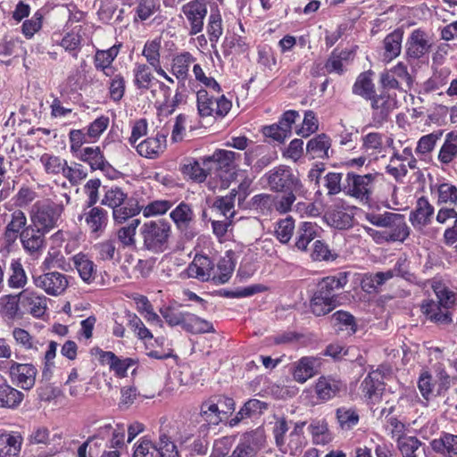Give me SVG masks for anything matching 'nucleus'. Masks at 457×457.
I'll return each instance as SVG.
<instances>
[{"label": "nucleus", "instance_id": "obj_1", "mask_svg": "<svg viewBox=\"0 0 457 457\" xmlns=\"http://www.w3.org/2000/svg\"><path fill=\"white\" fill-rule=\"evenodd\" d=\"M347 273L339 272L336 276L321 278L316 285L309 300L311 313L322 317L330 313L339 304V291L347 284Z\"/></svg>", "mask_w": 457, "mask_h": 457}, {"label": "nucleus", "instance_id": "obj_2", "mask_svg": "<svg viewBox=\"0 0 457 457\" xmlns=\"http://www.w3.org/2000/svg\"><path fill=\"white\" fill-rule=\"evenodd\" d=\"M436 300H424L420 305L426 319L437 326H446L453 322L450 309L455 305V295L445 285L436 282L432 285Z\"/></svg>", "mask_w": 457, "mask_h": 457}, {"label": "nucleus", "instance_id": "obj_3", "mask_svg": "<svg viewBox=\"0 0 457 457\" xmlns=\"http://www.w3.org/2000/svg\"><path fill=\"white\" fill-rule=\"evenodd\" d=\"M139 234L145 250L158 254L170 248L172 230L170 223L166 219H157L143 223L139 228Z\"/></svg>", "mask_w": 457, "mask_h": 457}, {"label": "nucleus", "instance_id": "obj_4", "mask_svg": "<svg viewBox=\"0 0 457 457\" xmlns=\"http://www.w3.org/2000/svg\"><path fill=\"white\" fill-rule=\"evenodd\" d=\"M264 177L273 192H295L298 196H305L308 192L300 178L293 172L289 166H277L269 170Z\"/></svg>", "mask_w": 457, "mask_h": 457}, {"label": "nucleus", "instance_id": "obj_5", "mask_svg": "<svg viewBox=\"0 0 457 457\" xmlns=\"http://www.w3.org/2000/svg\"><path fill=\"white\" fill-rule=\"evenodd\" d=\"M64 206L62 203H55L51 199L36 203L30 212L31 223L45 232H49L55 227L60 220Z\"/></svg>", "mask_w": 457, "mask_h": 457}, {"label": "nucleus", "instance_id": "obj_6", "mask_svg": "<svg viewBox=\"0 0 457 457\" xmlns=\"http://www.w3.org/2000/svg\"><path fill=\"white\" fill-rule=\"evenodd\" d=\"M196 105L201 117L223 118L230 111L232 103L224 95L214 97L206 89H200L196 93Z\"/></svg>", "mask_w": 457, "mask_h": 457}, {"label": "nucleus", "instance_id": "obj_7", "mask_svg": "<svg viewBox=\"0 0 457 457\" xmlns=\"http://www.w3.org/2000/svg\"><path fill=\"white\" fill-rule=\"evenodd\" d=\"M378 173L358 175L354 172H347L345 177V194L359 199L363 204H369L371 200L372 184Z\"/></svg>", "mask_w": 457, "mask_h": 457}, {"label": "nucleus", "instance_id": "obj_8", "mask_svg": "<svg viewBox=\"0 0 457 457\" xmlns=\"http://www.w3.org/2000/svg\"><path fill=\"white\" fill-rule=\"evenodd\" d=\"M428 34L421 29L412 30L405 43V56L409 63L428 58L431 50Z\"/></svg>", "mask_w": 457, "mask_h": 457}, {"label": "nucleus", "instance_id": "obj_9", "mask_svg": "<svg viewBox=\"0 0 457 457\" xmlns=\"http://www.w3.org/2000/svg\"><path fill=\"white\" fill-rule=\"evenodd\" d=\"M32 279L37 287L52 296L62 295L69 286L67 276L58 271L49 270L40 275H33Z\"/></svg>", "mask_w": 457, "mask_h": 457}, {"label": "nucleus", "instance_id": "obj_10", "mask_svg": "<svg viewBox=\"0 0 457 457\" xmlns=\"http://www.w3.org/2000/svg\"><path fill=\"white\" fill-rule=\"evenodd\" d=\"M370 107L372 109V120L376 125H382L389 120L391 112L397 108L395 96L383 90L380 94H375L371 97Z\"/></svg>", "mask_w": 457, "mask_h": 457}, {"label": "nucleus", "instance_id": "obj_11", "mask_svg": "<svg viewBox=\"0 0 457 457\" xmlns=\"http://www.w3.org/2000/svg\"><path fill=\"white\" fill-rule=\"evenodd\" d=\"M170 218L186 240H192L196 236V232L191 227L195 220V213L190 204L185 202L179 203L170 212Z\"/></svg>", "mask_w": 457, "mask_h": 457}, {"label": "nucleus", "instance_id": "obj_12", "mask_svg": "<svg viewBox=\"0 0 457 457\" xmlns=\"http://www.w3.org/2000/svg\"><path fill=\"white\" fill-rule=\"evenodd\" d=\"M85 220L91 236L98 238L104 235L109 221L108 212L102 207H85L79 220Z\"/></svg>", "mask_w": 457, "mask_h": 457}, {"label": "nucleus", "instance_id": "obj_13", "mask_svg": "<svg viewBox=\"0 0 457 457\" xmlns=\"http://www.w3.org/2000/svg\"><path fill=\"white\" fill-rule=\"evenodd\" d=\"M324 220L330 227L345 230L353 225L354 216L353 212H348L343 203L331 205L324 214Z\"/></svg>", "mask_w": 457, "mask_h": 457}, {"label": "nucleus", "instance_id": "obj_14", "mask_svg": "<svg viewBox=\"0 0 457 457\" xmlns=\"http://www.w3.org/2000/svg\"><path fill=\"white\" fill-rule=\"evenodd\" d=\"M268 407L269 405L266 402L251 398L243 404L235 417L228 420V426L234 428L239 423L245 422V420H257L261 418Z\"/></svg>", "mask_w": 457, "mask_h": 457}, {"label": "nucleus", "instance_id": "obj_15", "mask_svg": "<svg viewBox=\"0 0 457 457\" xmlns=\"http://www.w3.org/2000/svg\"><path fill=\"white\" fill-rule=\"evenodd\" d=\"M182 12L190 24L189 35H196L204 29V20L207 14L205 4L199 0H193L182 6Z\"/></svg>", "mask_w": 457, "mask_h": 457}, {"label": "nucleus", "instance_id": "obj_16", "mask_svg": "<svg viewBox=\"0 0 457 457\" xmlns=\"http://www.w3.org/2000/svg\"><path fill=\"white\" fill-rule=\"evenodd\" d=\"M46 234L47 232L36 228L32 223L24 228L20 233V239L24 250L30 255L37 254L46 245Z\"/></svg>", "mask_w": 457, "mask_h": 457}, {"label": "nucleus", "instance_id": "obj_17", "mask_svg": "<svg viewBox=\"0 0 457 457\" xmlns=\"http://www.w3.org/2000/svg\"><path fill=\"white\" fill-rule=\"evenodd\" d=\"M321 366V358L304 356L294 363L293 378L298 383H304L319 373Z\"/></svg>", "mask_w": 457, "mask_h": 457}, {"label": "nucleus", "instance_id": "obj_18", "mask_svg": "<svg viewBox=\"0 0 457 457\" xmlns=\"http://www.w3.org/2000/svg\"><path fill=\"white\" fill-rule=\"evenodd\" d=\"M21 308L35 318H41L47 309V298L29 288L20 293Z\"/></svg>", "mask_w": 457, "mask_h": 457}, {"label": "nucleus", "instance_id": "obj_19", "mask_svg": "<svg viewBox=\"0 0 457 457\" xmlns=\"http://www.w3.org/2000/svg\"><path fill=\"white\" fill-rule=\"evenodd\" d=\"M345 388L342 380L332 376H321L315 384V394L319 400L327 402L339 395Z\"/></svg>", "mask_w": 457, "mask_h": 457}, {"label": "nucleus", "instance_id": "obj_20", "mask_svg": "<svg viewBox=\"0 0 457 457\" xmlns=\"http://www.w3.org/2000/svg\"><path fill=\"white\" fill-rule=\"evenodd\" d=\"M10 376L24 390L32 388L36 382L37 369L32 364L12 361L9 369Z\"/></svg>", "mask_w": 457, "mask_h": 457}, {"label": "nucleus", "instance_id": "obj_21", "mask_svg": "<svg viewBox=\"0 0 457 457\" xmlns=\"http://www.w3.org/2000/svg\"><path fill=\"white\" fill-rule=\"evenodd\" d=\"M434 214V206L428 198L421 196L418 198L415 208L410 212L409 220L416 229H422L431 222Z\"/></svg>", "mask_w": 457, "mask_h": 457}, {"label": "nucleus", "instance_id": "obj_22", "mask_svg": "<svg viewBox=\"0 0 457 457\" xmlns=\"http://www.w3.org/2000/svg\"><path fill=\"white\" fill-rule=\"evenodd\" d=\"M332 140L325 133H320L311 138L306 145V154L311 159H329L334 151L331 150Z\"/></svg>", "mask_w": 457, "mask_h": 457}, {"label": "nucleus", "instance_id": "obj_23", "mask_svg": "<svg viewBox=\"0 0 457 457\" xmlns=\"http://www.w3.org/2000/svg\"><path fill=\"white\" fill-rule=\"evenodd\" d=\"M214 269L212 260L205 254H195L193 262L187 267V275L203 282L212 280V271Z\"/></svg>", "mask_w": 457, "mask_h": 457}, {"label": "nucleus", "instance_id": "obj_24", "mask_svg": "<svg viewBox=\"0 0 457 457\" xmlns=\"http://www.w3.org/2000/svg\"><path fill=\"white\" fill-rule=\"evenodd\" d=\"M167 133L158 132L154 137H147L136 145L137 153L146 158H156L166 147Z\"/></svg>", "mask_w": 457, "mask_h": 457}, {"label": "nucleus", "instance_id": "obj_25", "mask_svg": "<svg viewBox=\"0 0 457 457\" xmlns=\"http://www.w3.org/2000/svg\"><path fill=\"white\" fill-rule=\"evenodd\" d=\"M387 237L390 243L404 242L410 236L411 229L405 221L403 214L395 213L388 224L385 226Z\"/></svg>", "mask_w": 457, "mask_h": 457}, {"label": "nucleus", "instance_id": "obj_26", "mask_svg": "<svg viewBox=\"0 0 457 457\" xmlns=\"http://www.w3.org/2000/svg\"><path fill=\"white\" fill-rule=\"evenodd\" d=\"M432 451L444 457H457V435L441 432L438 438L429 443Z\"/></svg>", "mask_w": 457, "mask_h": 457}, {"label": "nucleus", "instance_id": "obj_27", "mask_svg": "<svg viewBox=\"0 0 457 457\" xmlns=\"http://www.w3.org/2000/svg\"><path fill=\"white\" fill-rule=\"evenodd\" d=\"M27 218L21 210H15L11 214V220L5 227L4 238L8 245L13 244L20 237L21 229H24Z\"/></svg>", "mask_w": 457, "mask_h": 457}, {"label": "nucleus", "instance_id": "obj_28", "mask_svg": "<svg viewBox=\"0 0 457 457\" xmlns=\"http://www.w3.org/2000/svg\"><path fill=\"white\" fill-rule=\"evenodd\" d=\"M1 381L0 407L16 409L23 400V393L11 386L3 377H1Z\"/></svg>", "mask_w": 457, "mask_h": 457}, {"label": "nucleus", "instance_id": "obj_29", "mask_svg": "<svg viewBox=\"0 0 457 457\" xmlns=\"http://www.w3.org/2000/svg\"><path fill=\"white\" fill-rule=\"evenodd\" d=\"M361 391L365 397L371 401L378 400L385 389L380 375L377 372H370L361 384Z\"/></svg>", "mask_w": 457, "mask_h": 457}, {"label": "nucleus", "instance_id": "obj_30", "mask_svg": "<svg viewBox=\"0 0 457 457\" xmlns=\"http://www.w3.org/2000/svg\"><path fill=\"white\" fill-rule=\"evenodd\" d=\"M371 71H363L356 78L353 85L352 92L353 95L360 96L365 100H370L376 94L375 84L372 81Z\"/></svg>", "mask_w": 457, "mask_h": 457}, {"label": "nucleus", "instance_id": "obj_31", "mask_svg": "<svg viewBox=\"0 0 457 457\" xmlns=\"http://www.w3.org/2000/svg\"><path fill=\"white\" fill-rule=\"evenodd\" d=\"M182 328L194 335L215 332L212 322L190 312H187Z\"/></svg>", "mask_w": 457, "mask_h": 457}, {"label": "nucleus", "instance_id": "obj_32", "mask_svg": "<svg viewBox=\"0 0 457 457\" xmlns=\"http://www.w3.org/2000/svg\"><path fill=\"white\" fill-rule=\"evenodd\" d=\"M220 413L221 411L219 409L218 403L209 402L203 403L200 413L195 419V422L198 425H207L208 429H210L211 426H216L220 422Z\"/></svg>", "mask_w": 457, "mask_h": 457}, {"label": "nucleus", "instance_id": "obj_33", "mask_svg": "<svg viewBox=\"0 0 457 457\" xmlns=\"http://www.w3.org/2000/svg\"><path fill=\"white\" fill-rule=\"evenodd\" d=\"M457 157V131L446 134L437 159L443 165H448Z\"/></svg>", "mask_w": 457, "mask_h": 457}, {"label": "nucleus", "instance_id": "obj_34", "mask_svg": "<svg viewBox=\"0 0 457 457\" xmlns=\"http://www.w3.org/2000/svg\"><path fill=\"white\" fill-rule=\"evenodd\" d=\"M73 261L81 279L87 284L92 283L96 275V266L94 262L83 253L76 254Z\"/></svg>", "mask_w": 457, "mask_h": 457}, {"label": "nucleus", "instance_id": "obj_35", "mask_svg": "<svg viewBox=\"0 0 457 457\" xmlns=\"http://www.w3.org/2000/svg\"><path fill=\"white\" fill-rule=\"evenodd\" d=\"M403 37V29L397 28L384 38L385 58L392 60L401 54Z\"/></svg>", "mask_w": 457, "mask_h": 457}, {"label": "nucleus", "instance_id": "obj_36", "mask_svg": "<svg viewBox=\"0 0 457 457\" xmlns=\"http://www.w3.org/2000/svg\"><path fill=\"white\" fill-rule=\"evenodd\" d=\"M183 174L188 176L195 182H204L212 170L210 164H204V158L202 164L195 159H191L187 163L184 164L181 169Z\"/></svg>", "mask_w": 457, "mask_h": 457}, {"label": "nucleus", "instance_id": "obj_37", "mask_svg": "<svg viewBox=\"0 0 457 457\" xmlns=\"http://www.w3.org/2000/svg\"><path fill=\"white\" fill-rule=\"evenodd\" d=\"M142 210V206L139 205L138 201L136 198L127 199L123 204L119 205L112 211V217L115 222L123 223L128 219L133 218L137 215Z\"/></svg>", "mask_w": 457, "mask_h": 457}, {"label": "nucleus", "instance_id": "obj_38", "mask_svg": "<svg viewBox=\"0 0 457 457\" xmlns=\"http://www.w3.org/2000/svg\"><path fill=\"white\" fill-rule=\"evenodd\" d=\"M209 430L207 425H199L196 428V436L185 447L191 454L205 455L209 449Z\"/></svg>", "mask_w": 457, "mask_h": 457}, {"label": "nucleus", "instance_id": "obj_39", "mask_svg": "<svg viewBox=\"0 0 457 457\" xmlns=\"http://www.w3.org/2000/svg\"><path fill=\"white\" fill-rule=\"evenodd\" d=\"M317 237L316 225L312 222H302L296 231L295 247L306 251L308 245Z\"/></svg>", "mask_w": 457, "mask_h": 457}, {"label": "nucleus", "instance_id": "obj_40", "mask_svg": "<svg viewBox=\"0 0 457 457\" xmlns=\"http://www.w3.org/2000/svg\"><path fill=\"white\" fill-rule=\"evenodd\" d=\"M240 441L245 445L251 447V449L258 454V453L264 448L266 445L264 428L262 426H259L255 429L245 432L241 436Z\"/></svg>", "mask_w": 457, "mask_h": 457}, {"label": "nucleus", "instance_id": "obj_41", "mask_svg": "<svg viewBox=\"0 0 457 457\" xmlns=\"http://www.w3.org/2000/svg\"><path fill=\"white\" fill-rule=\"evenodd\" d=\"M21 298L18 295H6L0 298V314L8 320H14L19 315Z\"/></svg>", "mask_w": 457, "mask_h": 457}, {"label": "nucleus", "instance_id": "obj_42", "mask_svg": "<svg viewBox=\"0 0 457 457\" xmlns=\"http://www.w3.org/2000/svg\"><path fill=\"white\" fill-rule=\"evenodd\" d=\"M308 429L312 436L313 443L316 445H326L332 440L328 422L322 420H312Z\"/></svg>", "mask_w": 457, "mask_h": 457}, {"label": "nucleus", "instance_id": "obj_43", "mask_svg": "<svg viewBox=\"0 0 457 457\" xmlns=\"http://www.w3.org/2000/svg\"><path fill=\"white\" fill-rule=\"evenodd\" d=\"M22 444L20 435H7L0 438V457H19Z\"/></svg>", "mask_w": 457, "mask_h": 457}, {"label": "nucleus", "instance_id": "obj_44", "mask_svg": "<svg viewBox=\"0 0 457 457\" xmlns=\"http://www.w3.org/2000/svg\"><path fill=\"white\" fill-rule=\"evenodd\" d=\"M133 84L140 91H146L150 88L152 81L154 79L149 67L145 63L137 62L133 69Z\"/></svg>", "mask_w": 457, "mask_h": 457}, {"label": "nucleus", "instance_id": "obj_45", "mask_svg": "<svg viewBox=\"0 0 457 457\" xmlns=\"http://www.w3.org/2000/svg\"><path fill=\"white\" fill-rule=\"evenodd\" d=\"M394 278L391 271H378L366 275L362 279V288L368 293L378 292L386 281Z\"/></svg>", "mask_w": 457, "mask_h": 457}, {"label": "nucleus", "instance_id": "obj_46", "mask_svg": "<svg viewBox=\"0 0 457 457\" xmlns=\"http://www.w3.org/2000/svg\"><path fill=\"white\" fill-rule=\"evenodd\" d=\"M194 60V57L188 52L175 56L171 65V73L179 80L184 81L188 75L189 65Z\"/></svg>", "mask_w": 457, "mask_h": 457}, {"label": "nucleus", "instance_id": "obj_47", "mask_svg": "<svg viewBox=\"0 0 457 457\" xmlns=\"http://www.w3.org/2000/svg\"><path fill=\"white\" fill-rule=\"evenodd\" d=\"M80 161L89 164L91 170H96L104 164L105 157L99 146L85 147L80 153L75 155Z\"/></svg>", "mask_w": 457, "mask_h": 457}, {"label": "nucleus", "instance_id": "obj_48", "mask_svg": "<svg viewBox=\"0 0 457 457\" xmlns=\"http://www.w3.org/2000/svg\"><path fill=\"white\" fill-rule=\"evenodd\" d=\"M337 420L343 430H351L360 420V416L356 409L340 407L336 411Z\"/></svg>", "mask_w": 457, "mask_h": 457}, {"label": "nucleus", "instance_id": "obj_49", "mask_svg": "<svg viewBox=\"0 0 457 457\" xmlns=\"http://www.w3.org/2000/svg\"><path fill=\"white\" fill-rule=\"evenodd\" d=\"M443 134L444 130L438 129L422 136L417 142L415 153L420 156H425L430 154L434 150L436 142L442 137Z\"/></svg>", "mask_w": 457, "mask_h": 457}, {"label": "nucleus", "instance_id": "obj_50", "mask_svg": "<svg viewBox=\"0 0 457 457\" xmlns=\"http://www.w3.org/2000/svg\"><path fill=\"white\" fill-rule=\"evenodd\" d=\"M236 155L237 154L233 151L219 149L212 155L204 157V164H210L212 168L214 165L217 168H229Z\"/></svg>", "mask_w": 457, "mask_h": 457}, {"label": "nucleus", "instance_id": "obj_51", "mask_svg": "<svg viewBox=\"0 0 457 457\" xmlns=\"http://www.w3.org/2000/svg\"><path fill=\"white\" fill-rule=\"evenodd\" d=\"M125 318L127 320L128 326L134 331L139 339L146 340L154 337L151 331L145 326L142 320L136 313L126 311Z\"/></svg>", "mask_w": 457, "mask_h": 457}, {"label": "nucleus", "instance_id": "obj_52", "mask_svg": "<svg viewBox=\"0 0 457 457\" xmlns=\"http://www.w3.org/2000/svg\"><path fill=\"white\" fill-rule=\"evenodd\" d=\"M118 54L119 46H113L107 50H97L94 58L96 69L97 71H106L108 66H112Z\"/></svg>", "mask_w": 457, "mask_h": 457}, {"label": "nucleus", "instance_id": "obj_53", "mask_svg": "<svg viewBox=\"0 0 457 457\" xmlns=\"http://www.w3.org/2000/svg\"><path fill=\"white\" fill-rule=\"evenodd\" d=\"M252 209L262 215L270 214L274 207V195L270 194H258L251 199Z\"/></svg>", "mask_w": 457, "mask_h": 457}, {"label": "nucleus", "instance_id": "obj_54", "mask_svg": "<svg viewBox=\"0 0 457 457\" xmlns=\"http://www.w3.org/2000/svg\"><path fill=\"white\" fill-rule=\"evenodd\" d=\"M10 270L12 274L8 278L11 288H22L27 283V276L20 260H12Z\"/></svg>", "mask_w": 457, "mask_h": 457}, {"label": "nucleus", "instance_id": "obj_55", "mask_svg": "<svg viewBox=\"0 0 457 457\" xmlns=\"http://www.w3.org/2000/svg\"><path fill=\"white\" fill-rule=\"evenodd\" d=\"M157 457H180L177 445L166 434H161L155 444Z\"/></svg>", "mask_w": 457, "mask_h": 457}, {"label": "nucleus", "instance_id": "obj_56", "mask_svg": "<svg viewBox=\"0 0 457 457\" xmlns=\"http://www.w3.org/2000/svg\"><path fill=\"white\" fill-rule=\"evenodd\" d=\"M106 356L110 358L109 369L114 372L116 377L120 378L127 377L129 367L137 362L132 358L120 359L115 353L106 354Z\"/></svg>", "mask_w": 457, "mask_h": 457}, {"label": "nucleus", "instance_id": "obj_57", "mask_svg": "<svg viewBox=\"0 0 457 457\" xmlns=\"http://www.w3.org/2000/svg\"><path fill=\"white\" fill-rule=\"evenodd\" d=\"M212 208L215 209L220 216L233 220L236 214L235 195H226L216 198Z\"/></svg>", "mask_w": 457, "mask_h": 457}, {"label": "nucleus", "instance_id": "obj_58", "mask_svg": "<svg viewBox=\"0 0 457 457\" xmlns=\"http://www.w3.org/2000/svg\"><path fill=\"white\" fill-rule=\"evenodd\" d=\"M217 269L219 270V274L213 275L212 277V281L215 285H222L230 279L235 269V263L231 259L222 258L218 262Z\"/></svg>", "mask_w": 457, "mask_h": 457}, {"label": "nucleus", "instance_id": "obj_59", "mask_svg": "<svg viewBox=\"0 0 457 457\" xmlns=\"http://www.w3.org/2000/svg\"><path fill=\"white\" fill-rule=\"evenodd\" d=\"M422 445L416 436H399L397 446L403 457H417L415 452Z\"/></svg>", "mask_w": 457, "mask_h": 457}, {"label": "nucleus", "instance_id": "obj_60", "mask_svg": "<svg viewBox=\"0 0 457 457\" xmlns=\"http://www.w3.org/2000/svg\"><path fill=\"white\" fill-rule=\"evenodd\" d=\"M343 173L330 171L324 176V187L328 195H336L341 191L345 193V183L342 184Z\"/></svg>", "mask_w": 457, "mask_h": 457}, {"label": "nucleus", "instance_id": "obj_61", "mask_svg": "<svg viewBox=\"0 0 457 457\" xmlns=\"http://www.w3.org/2000/svg\"><path fill=\"white\" fill-rule=\"evenodd\" d=\"M96 258L101 261H112L116 254V240L110 238L99 242L94 245Z\"/></svg>", "mask_w": 457, "mask_h": 457}, {"label": "nucleus", "instance_id": "obj_62", "mask_svg": "<svg viewBox=\"0 0 457 457\" xmlns=\"http://www.w3.org/2000/svg\"><path fill=\"white\" fill-rule=\"evenodd\" d=\"M161 39L155 38L145 42L142 55L145 57L150 66L158 65L161 62Z\"/></svg>", "mask_w": 457, "mask_h": 457}, {"label": "nucleus", "instance_id": "obj_63", "mask_svg": "<svg viewBox=\"0 0 457 457\" xmlns=\"http://www.w3.org/2000/svg\"><path fill=\"white\" fill-rule=\"evenodd\" d=\"M43 12L37 10L30 19L25 20L21 25V32L28 39L31 38L42 28Z\"/></svg>", "mask_w": 457, "mask_h": 457}, {"label": "nucleus", "instance_id": "obj_64", "mask_svg": "<svg viewBox=\"0 0 457 457\" xmlns=\"http://www.w3.org/2000/svg\"><path fill=\"white\" fill-rule=\"evenodd\" d=\"M132 457H157L155 444L147 436L141 437L134 445Z\"/></svg>", "mask_w": 457, "mask_h": 457}]
</instances>
